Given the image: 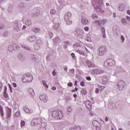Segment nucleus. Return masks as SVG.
<instances>
[{"mask_svg": "<svg viewBox=\"0 0 130 130\" xmlns=\"http://www.w3.org/2000/svg\"><path fill=\"white\" fill-rule=\"evenodd\" d=\"M120 40L121 43H123V42H124V40H125V38L123 35L121 36Z\"/></svg>", "mask_w": 130, "mask_h": 130, "instance_id": "obj_36", "label": "nucleus"}, {"mask_svg": "<svg viewBox=\"0 0 130 130\" xmlns=\"http://www.w3.org/2000/svg\"><path fill=\"white\" fill-rule=\"evenodd\" d=\"M22 47H23V48H24V49H27V50H31V48L26 46V45H22Z\"/></svg>", "mask_w": 130, "mask_h": 130, "instance_id": "obj_34", "label": "nucleus"}, {"mask_svg": "<svg viewBox=\"0 0 130 130\" xmlns=\"http://www.w3.org/2000/svg\"><path fill=\"white\" fill-rule=\"evenodd\" d=\"M86 41H88V42H91V38L89 37H88L86 39Z\"/></svg>", "mask_w": 130, "mask_h": 130, "instance_id": "obj_55", "label": "nucleus"}, {"mask_svg": "<svg viewBox=\"0 0 130 130\" xmlns=\"http://www.w3.org/2000/svg\"><path fill=\"white\" fill-rule=\"evenodd\" d=\"M29 93L31 96H34L35 95V92H34V90L32 88H29L28 89Z\"/></svg>", "mask_w": 130, "mask_h": 130, "instance_id": "obj_26", "label": "nucleus"}, {"mask_svg": "<svg viewBox=\"0 0 130 130\" xmlns=\"http://www.w3.org/2000/svg\"><path fill=\"white\" fill-rule=\"evenodd\" d=\"M18 57L19 59L21 60V61H23V60H25V56L23 55L20 54L18 56Z\"/></svg>", "mask_w": 130, "mask_h": 130, "instance_id": "obj_28", "label": "nucleus"}, {"mask_svg": "<svg viewBox=\"0 0 130 130\" xmlns=\"http://www.w3.org/2000/svg\"><path fill=\"white\" fill-rule=\"evenodd\" d=\"M76 51L78 52V53H79V54L83 55V56H85L86 57L88 56V55H87V54H85L84 51H81V50H77Z\"/></svg>", "mask_w": 130, "mask_h": 130, "instance_id": "obj_24", "label": "nucleus"}, {"mask_svg": "<svg viewBox=\"0 0 130 130\" xmlns=\"http://www.w3.org/2000/svg\"><path fill=\"white\" fill-rule=\"evenodd\" d=\"M52 76H53V77H55V76H56L57 73H56V72H55V70H54V71L52 72Z\"/></svg>", "mask_w": 130, "mask_h": 130, "instance_id": "obj_48", "label": "nucleus"}, {"mask_svg": "<svg viewBox=\"0 0 130 130\" xmlns=\"http://www.w3.org/2000/svg\"><path fill=\"white\" fill-rule=\"evenodd\" d=\"M73 33L75 36H83L84 35V31L80 28H76L73 31Z\"/></svg>", "mask_w": 130, "mask_h": 130, "instance_id": "obj_7", "label": "nucleus"}, {"mask_svg": "<svg viewBox=\"0 0 130 130\" xmlns=\"http://www.w3.org/2000/svg\"><path fill=\"white\" fill-rule=\"evenodd\" d=\"M8 96L9 95L7 94V92L4 91V97H5V98H8Z\"/></svg>", "mask_w": 130, "mask_h": 130, "instance_id": "obj_54", "label": "nucleus"}, {"mask_svg": "<svg viewBox=\"0 0 130 130\" xmlns=\"http://www.w3.org/2000/svg\"><path fill=\"white\" fill-rule=\"evenodd\" d=\"M104 71L100 69H93L91 71V73L93 75H100V74H103Z\"/></svg>", "mask_w": 130, "mask_h": 130, "instance_id": "obj_13", "label": "nucleus"}, {"mask_svg": "<svg viewBox=\"0 0 130 130\" xmlns=\"http://www.w3.org/2000/svg\"><path fill=\"white\" fill-rule=\"evenodd\" d=\"M39 99L41 101H43V102H44L45 103H46V102L48 101V97L45 94L40 95Z\"/></svg>", "mask_w": 130, "mask_h": 130, "instance_id": "obj_11", "label": "nucleus"}, {"mask_svg": "<svg viewBox=\"0 0 130 130\" xmlns=\"http://www.w3.org/2000/svg\"><path fill=\"white\" fill-rule=\"evenodd\" d=\"M10 91L11 93H13V89H12V86H11V85L9 84Z\"/></svg>", "mask_w": 130, "mask_h": 130, "instance_id": "obj_56", "label": "nucleus"}, {"mask_svg": "<svg viewBox=\"0 0 130 130\" xmlns=\"http://www.w3.org/2000/svg\"><path fill=\"white\" fill-rule=\"evenodd\" d=\"M34 48L36 50H37L39 49V46H38V45H36L34 46Z\"/></svg>", "mask_w": 130, "mask_h": 130, "instance_id": "obj_50", "label": "nucleus"}, {"mask_svg": "<svg viewBox=\"0 0 130 130\" xmlns=\"http://www.w3.org/2000/svg\"><path fill=\"white\" fill-rule=\"evenodd\" d=\"M25 24L27 26H30V25L32 24V21L30 19H27L26 21H25Z\"/></svg>", "mask_w": 130, "mask_h": 130, "instance_id": "obj_30", "label": "nucleus"}, {"mask_svg": "<svg viewBox=\"0 0 130 130\" xmlns=\"http://www.w3.org/2000/svg\"><path fill=\"white\" fill-rule=\"evenodd\" d=\"M92 123L96 130H101V124L98 121L94 120L92 121Z\"/></svg>", "mask_w": 130, "mask_h": 130, "instance_id": "obj_8", "label": "nucleus"}, {"mask_svg": "<svg viewBox=\"0 0 130 130\" xmlns=\"http://www.w3.org/2000/svg\"><path fill=\"white\" fill-rule=\"evenodd\" d=\"M63 69H64V71H65V72H68V67L64 66L63 67Z\"/></svg>", "mask_w": 130, "mask_h": 130, "instance_id": "obj_58", "label": "nucleus"}, {"mask_svg": "<svg viewBox=\"0 0 130 130\" xmlns=\"http://www.w3.org/2000/svg\"><path fill=\"white\" fill-rule=\"evenodd\" d=\"M33 81V76L31 74H25L23 76V83H30Z\"/></svg>", "mask_w": 130, "mask_h": 130, "instance_id": "obj_3", "label": "nucleus"}, {"mask_svg": "<svg viewBox=\"0 0 130 130\" xmlns=\"http://www.w3.org/2000/svg\"><path fill=\"white\" fill-rule=\"evenodd\" d=\"M101 33L103 38H106V32H105V28L104 27H102Z\"/></svg>", "mask_w": 130, "mask_h": 130, "instance_id": "obj_20", "label": "nucleus"}, {"mask_svg": "<svg viewBox=\"0 0 130 130\" xmlns=\"http://www.w3.org/2000/svg\"><path fill=\"white\" fill-rule=\"evenodd\" d=\"M95 93H96V94H99V89L98 88H95Z\"/></svg>", "mask_w": 130, "mask_h": 130, "instance_id": "obj_52", "label": "nucleus"}, {"mask_svg": "<svg viewBox=\"0 0 130 130\" xmlns=\"http://www.w3.org/2000/svg\"><path fill=\"white\" fill-rule=\"evenodd\" d=\"M81 22L83 25H88L89 20L86 17H82L81 19Z\"/></svg>", "mask_w": 130, "mask_h": 130, "instance_id": "obj_19", "label": "nucleus"}, {"mask_svg": "<svg viewBox=\"0 0 130 130\" xmlns=\"http://www.w3.org/2000/svg\"><path fill=\"white\" fill-rule=\"evenodd\" d=\"M70 71V73H71V74H73L75 73V69H71Z\"/></svg>", "mask_w": 130, "mask_h": 130, "instance_id": "obj_59", "label": "nucleus"}, {"mask_svg": "<svg viewBox=\"0 0 130 130\" xmlns=\"http://www.w3.org/2000/svg\"><path fill=\"white\" fill-rule=\"evenodd\" d=\"M54 29H58L59 28V23H55L54 25Z\"/></svg>", "mask_w": 130, "mask_h": 130, "instance_id": "obj_42", "label": "nucleus"}, {"mask_svg": "<svg viewBox=\"0 0 130 130\" xmlns=\"http://www.w3.org/2000/svg\"><path fill=\"white\" fill-rule=\"evenodd\" d=\"M50 13L51 15H55V14H56V11H55V9H52L50 11Z\"/></svg>", "mask_w": 130, "mask_h": 130, "instance_id": "obj_38", "label": "nucleus"}, {"mask_svg": "<svg viewBox=\"0 0 130 130\" xmlns=\"http://www.w3.org/2000/svg\"><path fill=\"white\" fill-rule=\"evenodd\" d=\"M0 114L2 117L5 115V114L4 113V108L1 106H0Z\"/></svg>", "mask_w": 130, "mask_h": 130, "instance_id": "obj_31", "label": "nucleus"}, {"mask_svg": "<svg viewBox=\"0 0 130 130\" xmlns=\"http://www.w3.org/2000/svg\"><path fill=\"white\" fill-rule=\"evenodd\" d=\"M42 83L45 88H48V85L46 84V82H45V81H43Z\"/></svg>", "mask_w": 130, "mask_h": 130, "instance_id": "obj_39", "label": "nucleus"}, {"mask_svg": "<svg viewBox=\"0 0 130 130\" xmlns=\"http://www.w3.org/2000/svg\"><path fill=\"white\" fill-rule=\"evenodd\" d=\"M80 85L82 86V87H84L85 86V82L82 81L80 82Z\"/></svg>", "mask_w": 130, "mask_h": 130, "instance_id": "obj_53", "label": "nucleus"}, {"mask_svg": "<svg viewBox=\"0 0 130 130\" xmlns=\"http://www.w3.org/2000/svg\"><path fill=\"white\" fill-rule=\"evenodd\" d=\"M93 6L94 7V9L98 13L101 14H104V11L103 10V0H94L92 3Z\"/></svg>", "mask_w": 130, "mask_h": 130, "instance_id": "obj_1", "label": "nucleus"}, {"mask_svg": "<svg viewBox=\"0 0 130 130\" xmlns=\"http://www.w3.org/2000/svg\"><path fill=\"white\" fill-rule=\"evenodd\" d=\"M109 107L110 109H115L116 108V105L114 103H111L109 104Z\"/></svg>", "mask_w": 130, "mask_h": 130, "instance_id": "obj_22", "label": "nucleus"}, {"mask_svg": "<svg viewBox=\"0 0 130 130\" xmlns=\"http://www.w3.org/2000/svg\"><path fill=\"white\" fill-rule=\"evenodd\" d=\"M98 87L100 91H102V90H104L105 89V86H101L99 84L98 85Z\"/></svg>", "mask_w": 130, "mask_h": 130, "instance_id": "obj_33", "label": "nucleus"}, {"mask_svg": "<svg viewBox=\"0 0 130 130\" xmlns=\"http://www.w3.org/2000/svg\"><path fill=\"white\" fill-rule=\"evenodd\" d=\"M59 41H60V39H59V38H56L54 40V42H55V43H58Z\"/></svg>", "mask_w": 130, "mask_h": 130, "instance_id": "obj_43", "label": "nucleus"}, {"mask_svg": "<svg viewBox=\"0 0 130 130\" xmlns=\"http://www.w3.org/2000/svg\"><path fill=\"white\" fill-rule=\"evenodd\" d=\"M71 56H72L73 59H76V56H75V53H71Z\"/></svg>", "mask_w": 130, "mask_h": 130, "instance_id": "obj_51", "label": "nucleus"}, {"mask_svg": "<svg viewBox=\"0 0 130 130\" xmlns=\"http://www.w3.org/2000/svg\"><path fill=\"white\" fill-rule=\"evenodd\" d=\"M121 23L123 24V25H126L127 22H126V20H125V18H122L121 19Z\"/></svg>", "mask_w": 130, "mask_h": 130, "instance_id": "obj_37", "label": "nucleus"}, {"mask_svg": "<svg viewBox=\"0 0 130 130\" xmlns=\"http://www.w3.org/2000/svg\"><path fill=\"white\" fill-rule=\"evenodd\" d=\"M86 64L88 68H94V67H95L94 63H93L91 61H87Z\"/></svg>", "mask_w": 130, "mask_h": 130, "instance_id": "obj_23", "label": "nucleus"}, {"mask_svg": "<svg viewBox=\"0 0 130 130\" xmlns=\"http://www.w3.org/2000/svg\"><path fill=\"white\" fill-rule=\"evenodd\" d=\"M31 31H33V32H35V33H38L40 31V28H32Z\"/></svg>", "mask_w": 130, "mask_h": 130, "instance_id": "obj_29", "label": "nucleus"}, {"mask_svg": "<svg viewBox=\"0 0 130 130\" xmlns=\"http://www.w3.org/2000/svg\"><path fill=\"white\" fill-rule=\"evenodd\" d=\"M103 84L104 85H106V83L108 82V77L107 76H103Z\"/></svg>", "mask_w": 130, "mask_h": 130, "instance_id": "obj_21", "label": "nucleus"}, {"mask_svg": "<svg viewBox=\"0 0 130 130\" xmlns=\"http://www.w3.org/2000/svg\"><path fill=\"white\" fill-rule=\"evenodd\" d=\"M91 18L93 19V20H96V19H98V16L95 14H93L91 15Z\"/></svg>", "mask_w": 130, "mask_h": 130, "instance_id": "obj_35", "label": "nucleus"}, {"mask_svg": "<svg viewBox=\"0 0 130 130\" xmlns=\"http://www.w3.org/2000/svg\"><path fill=\"white\" fill-rule=\"evenodd\" d=\"M126 8V5L125 4H119L118 6L117 9L119 12H123Z\"/></svg>", "mask_w": 130, "mask_h": 130, "instance_id": "obj_14", "label": "nucleus"}, {"mask_svg": "<svg viewBox=\"0 0 130 130\" xmlns=\"http://www.w3.org/2000/svg\"><path fill=\"white\" fill-rule=\"evenodd\" d=\"M72 107H69L67 109L68 112H72Z\"/></svg>", "mask_w": 130, "mask_h": 130, "instance_id": "obj_49", "label": "nucleus"}, {"mask_svg": "<svg viewBox=\"0 0 130 130\" xmlns=\"http://www.w3.org/2000/svg\"><path fill=\"white\" fill-rule=\"evenodd\" d=\"M7 118H9L12 116V109L7 108L6 109Z\"/></svg>", "mask_w": 130, "mask_h": 130, "instance_id": "obj_17", "label": "nucleus"}, {"mask_svg": "<svg viewBox=\"0 0 130 130\" xmlns=\"http://www.w3.org/2000/svg\"><path fill=\"white\" fill-rule=\"evenodd\" d=\"M86 80L87 81H91V77L90 76H88L86 77Z\"/></svg>", "mask_w": 130, "mask_h": 130, "instance_id": "obj_61", "label": "nucleus"}, {"mask_svg": "<svg viewBox=\"0 0 130 130\" xmlns=\"http://www.w3.org/2000/svg\"><path fill=\"white\" fill-rule=\"evenodd\" d=\"M22 26V24L21 23V21H15L14 22V28L16 31H18L20 29Z\"/></svg>", "mask_w": 130, "mask_h": 130, "instance_id": "obj_9", "label": "nucleus"}, {"mask_svg": "<svg viewBox=\"0 0 130 130\" xmlns=\"http://www.w3.org/2000/svg\"><path fill=\"white\" fill-rule=\"evenodd\" d=\"M84 30L85 31V32H89L90 30V27H89V26H85L84 27Z\"/></svg>", "mask_w": 130, "mask_h": 130, "instance_id": "obj_41", "label": "nucleus"}, {"mask_svg": "<svg viewBox=\"0 0 130 130\" xmlns=\"http://www.w3.org/2000/svg\"><path fill=\"white\" fill-rule=\"evenodd\" d=\"M25 125H26V122H25L24 120H21L20 122V126L21 127H24Z\"/></svg>", "mask_w": 130, "mask_h": 130, "instance_id": "obj_32", "label": "nucleus"}, {"mask_svg": "<svg viewBox=\"0 0 130 130\" xmlns=\"http://www.w3.org/2000/svg\"><path fill=\"white\" fill-rule=\"evenodd\" d=\"M28 40L30 42H33V41H35V40H36V37L35 36L29 37L28 38Z\"/></svg>", "mask_w": 130, "mask_h": 130, "instance_id": "obj_27", "label": "nucleus"}, {"mask_svg": "<svg viewBox=\"0 0 130 130\" xmlns=\"http://www.w3.org/2000/svg\"><path fill=\"white\" fill-rule=\"evenodd\" d=\"M64 20L68 25H71L73 23L72 21V13L67 12L64 16Z\"/></svg>", "mask_w": 130, "mask_h": 130, "instance_id": "obj_4", "label": "nucleus"}, {"mask_svg": "<svg viewBox=\"0 0 130 130\" xmlns=\"http://www.w3.org/2000/svg\"><path fill=\"white\" fill-rule=\"evenodd\" d=\"M85 105L87 108V109H88V110H91V109H92V103H91V102L90 101L86 102Z\"/></svg>", "mask_w": 130, "mask_h": 130, "instance_id": "obj_18", "label": "nucleus"}, {"mask_svg": "<svg viewBox=\"0 0 130 130\" xmlns=\"http://www.w3.org/2000/svg\"><path fill=\"white\" fill-rule=\"evenodd\" d=\"M14 50H16L17 49H19V48H20V46H19V45H14Z\"/></svg>", "mask_w": 130, "mask_h": 130, "instance_id": "obj_46", "label": "nucleus"}, {"mask_svg": "<svg viewBox=\"0 0 130 130\" xmlns=\"http://www.w3.org/2000/svg\"><path fill=\"white\" fill-rule=\"evenodd\" d=\"M43 120L41 118H35L32 119L30 122V124L32 126H35L38 125V124H41L42 123Z\"/></svg>", "mask_w": 130, "mask_h": 130, "instance_id": "obj_5", "label": "nucleus"}, {"mask_svg": "<svg viewBox=\"0 0 130 130\" xmlns=\"http://www.w3.org/2000/svg\"><path fill=\"white\" fill-rule=\"evenodd\" d=\"M52 116L53 118H55V119H61L63 117L62 111H53L52 112Z\"/></svg>", "mask_w": 130, "mask_h": 130, "instance_id": "obj_2", "label": "nucleus"}, {"mask_svg": "<svg viewBox=\"0 0 130 130\" xmlns=\"http://www.w3.org/2000/svg\"><path fill=\"white\" fill-rule=\"evenodd\" d=\"M23 110L26 113H32V110H30L27 106H24L23 107Z\"/></svg>", "mask_w": 130, "mask_h": 130, "instance_id": "obj_15", "label": "nucleus"}, {"mask_svg": "<svg viewBox=\"0 0 130 130\" xmlns=\"http://www.w3.org/2000/svg\"><path fill=\"white\" fill-rule=\"evenodd\" d=\"M95 24H96V25H100L101 24V20H95L94 21Z\"/></svg>", "mask_w": 130, "mask_h": 130, "instance_id": "obj_44", "label": "nucleus"}, {"mask_svg": "<svg viewBox=\"0 0 130 130\" xmlns=\"http://www.w3.org/2000/svg\"><path fill=\"white\" fill-rule=\"evenodd\" d=\"M8 50L10 52H12L13 50H15V47L14 45H10L8 47Z\"/></svg>", "mask_w": 130, "mask_h": 130, "instance_id": "obj_25", "label": "nucleus"}, {"mask_svg": "<svg viewBox=\"0 0 130 130\" xmlns=\"http://www.w3.org/2000/svg\"><path fill=\"white\" fill-rule=\"evenodd\" d=\"M68 86H69V87H72L73 86V83L70 82V83L68 84Z\"/></svg>", "mask_w": 130, "mask_h": 130, "instance_id": "obj_62", "label": "nucleus"}, {"mask_svg": "<svg viewBox=\"0 0 130 130\" xmlns=\"http://www.w3.org/2000/svg\"><path fill=\"white\" fill-rule=\"evenodd\" d=\"M115 64V60L113 59H109L105 61L104 66L105 67H111Z\"/></svg>", "mask_w": 130, "mask_h": 130, "instance_id": "obj_6", "label": "nucleus"}, {"mask_svg": "<svg viewBox=\"0 0 130 130\" xmlns=\"http://www.w3.org/2000/svg\"><path fill=\"white\" fill-rule=\"evenodd\" d=\"M99 55H104L106 53V47L105 46H101L99 48Z\"/></svg>", "mask_w": 130, "mask_h": 130, "instance_id": "obj_10", "label": "nucleus"}, {"mask_svg": "<svg viewBox=\"0 0 130 130\" xmlns=\"http://www.w3.org/2000/svg\"><path fill=\"white\" fill-rule=\"evenodd\" d=\"M4 37H7L8 36V31H5L4 34Z\"/></svg>", "mask_w": 130, "mask_h": 130, "instance_id": "obj_57", "label": "nucleus"}, {"mask_svg": "<svg viewBox=\"0 0 130 130\" xmlns=\"http://www.w3.org/2000/svg\"><path fill=\"white\" fill-rule=\"evenodd\" d=\"M81 93L84 95H86V94H87V91H86L85 89H82Z\"/></svg>", "mask_w": 130, "mask_h": 130, "instance_id": "obj_45", "label": "nucleus"}, {"mask_svg": "<svg viewBox=\"0 0 130 130\" xmlns=\"http://www.w3.org/2000/svg\"><path fill=\"white\" fill-rule=\"evenodd\" d=\"M125 18H126V20H127V21H130V17H129V16H126Z\"/></svg>", "mask_w": 130, "mask_h": 130, "instance_id": "obj_60", "label": "nucleus"}, {"mask_svg": "<svg viewBox=\"0 0 130 130\" xmlns=\"http://www.w3.org/2000/svg\"><path fill=\"white\" fill-rule=\"evenodd\" d=\"M76 91H78L77 87H75L74 89L72 90V92H76Z\"/></svg>", "mask_w": 130, "mask_h": 130, "instance_id": "obj_63", "label": "nucleus"}, {"mask_svg": "<svg viewBox=\"0 0 130 130\" xmlns=\"http://www.w3.org/2000/svg\"><path fill=\"white\" fill-rule=\"evenodd\" d=\"M117 86L119 90H122V89L124 88V81L122 80L119 81L117 84Z\"/></svg>", "mask_w": 130, "mask_h": 130, "instance_id": "obj_12", "label": "nucleus"}, {"mask_svg": "<svg viewBox=\"0 0 130 130\" xmlns=\"http://www.w3.org/2000/svg\"><path fill=\"white\" fill-rule=\"evenodd\" d=\"M46 122H43L41 123V124L40 125V128L39 130H46V126H47Z\"/></svg>", "mask_w": 130, "mask_h": 130, "instance_id": "obj_16", "label": "nucleus"}, {"mask_svg": "<svg viewBox=\"0 0 130 130\" xmlns=\"http://www.w3.org/2000/svg\"><path fill=\"white\" fill-rule=\"evenodd\" d=\"M74 128L75 130H81V127H80L79 126H75L74 127Z\"/></svg>", "mask_w": 130, "mask_h": 130, "instance_id": "obj_47", "label": "nucleus"}, {"mask_svg": "<svg viewBox=\"0 0 130 130\" xmlns=\"http://www.w3.org/2000/svg\"><path fill=\"white\" fill-rule=\"evenodd\" d=\"M115 129H116V128L114 126L111 127V130H115Z\"/></svg>", "mask_w": 130, "mask_h": 130, "instance_id": "obj_64", "label": "nucleus"}, {"mask_svg": "<svg viewBox=\"0 0 130 130\" xmlns=\"http://www.w3.org/2000/svg\"><path fill=\"white\" fill-rule=\"evenodd\" d=\"M70 44V42L69 41L64 42V48H67L68 46Z\"/></svg>", "mask_w": 130, "mask_h": 130, "instance_id": "obj_40", "label": "nucleus"}]
</instances>
